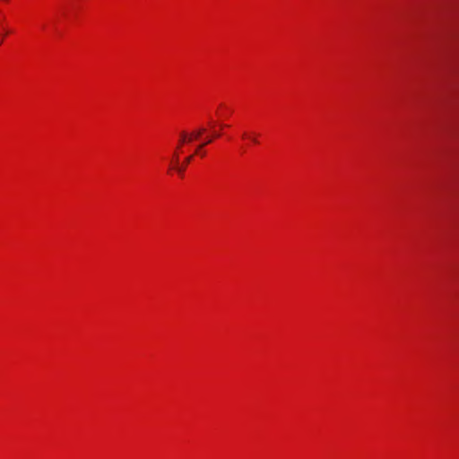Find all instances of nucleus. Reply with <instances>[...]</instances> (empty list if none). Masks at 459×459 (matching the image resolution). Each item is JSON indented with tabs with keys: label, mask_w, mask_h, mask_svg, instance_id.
<instances>
[{
	"label": "nucleus",
	"mask_w": 459,
	"mask_h": 459,
	"mask_svg": "<svg viewBox=\"0 0 459 459\" xmlns=\"http://www.w3.org/2000/svg\"><path fill=\"white\" fill-rule=\"evenodd\" d=\"M192 160H193V155L188 156V157H186L185 159L184 163L182 164V166H179L178 164L177 166H174L173 169H176L180 176H183L184 171L186 170V168L191 162Z\"/></svg>",
	"instance_id": "1"
},
{
	"label": "nucleus",
	"mask_w": 459,
	"mask_h": 459,
	"mask_svg": "<svg viewBox=\"0 0 459 459\" xmlns=\"http://www.w3.org/2000/svg\"><path fill=\"white\" fill-rule=\"evenodd\" d=\"M204 132L205 128L201 127L194 131L193 133L188 134V143L192 142L194 139H198Z\"/></svg>",
	"instance_id": "2"
},
{
	"label": "nucleus",
	"mask_w": 459,
	"mask_h": 459,
	"mask_svg": "<svg viewBox=\"0 0 459 459\" xmlns=\"http://www.w3.org/2000/svg\"><path fill=\"white\" fill-rule=\"evenodd\" d=\"M186 142H188V133H186V131H182L180 133V138L178 141L177 150L178 151L181 148V146Z\"/></svg>",
	"instance_id": "3"
},
{
	"label": "nucleus",
	"mask_w": 459,
	"mask_h": 459,
	"mask_svg": "<svg viewBox=\"0 0 459 459\" xmlns=\"http://www.w3.org/2000/svg\"><path fill=\"white\" fill-rule=\"evenodd\" d=\"M173 161L175 163V166H177L178 164V161H179V156H178V150H176V152H174L173 154Z\"/></svg>",
	"instance_id": "4"
},
{
	"label": "nucleus",
	"mask_w": 459,
	"mask_h": 459,
	"mask_svg": "<svg viewBox=\"0 0 459 459\" xmlns=\"http://www.w3.org/2000/svg\"><path fill=\"white\" fill-rule=\"evenodd\" d=\"M212 142V138H209L207 140H205V142L200 145L197 146V150H201L204 146H205L206 144H209Z\"/></svg>",
	"instance_id": "5"
},
{
	"label": "nucleus",
	"mask_w": 459,
	"mask_h": 459,
	"mask_svg": "<svg viewBox=\"0 0 459 459\" xmlns=\"http://www.w3.org/2000/svg\"><path fill=\"white\" fill-rule=\"evenodd\" d=\"M252 141H253L255 143H257V140H256L255 137H253V138H252Z\"/></svg>",
	"instance_id": "6"
},
{
	"label": "nucleus",
	"mask_w": 459,
	"mask_h": 459,
	"mask_svg": "<svg viewBox=\"0 0 459 459\" xmlns=\"http://www.w3.org/2000/svg\"><path fill=\"white\" fill-rule=\"evenodd\" d=\"M214 136H215V137H219V136H220V134L215 133V135H214Z\"/></svg>",
	"instance_id": "7"
},
{
	"label": "nucleus",
	"mask_w": 459,
	"mask_h": 459,
	"mask_svg": "<svg viewBox=\"0 0 459 459\" xmlns=\"http://www.w3.org/2000/svg\"><path fill=\"white\" fill-rule=\"evenodd\" d=\"M196 152V153L202 152V150H197V149H196V152Z\"/></svg>",
	"instance_id": "8"
}]
</instances>
